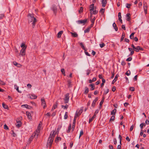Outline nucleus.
Instances as JSON below:
<instances>
[{
  "label": "nucleus",
  "mask_w": 149,
  "mask_h": 149,
  "mask_svg": "<svg viewBox=\"0 0 149 149\" xmlns=\"http://www.w3.org/2000/svg\"><path fill=\"white\" fill-rule=\"evenodd\" d=\"M56 135L54 131H52L50 134L47 141V146L50 148L52 146L54 137Z\"/></svg>",
  "instance_id": "f03ea898"
},
{
  "label": "nucleus",
  "mask_w": 149,
  "mask_h": 149,
  "mask_svg": "<svg viewBox=\"0 0 149 149\" xmlns=\"http://www.w3.org/2000/svg\"><path fill=\"white\" fill-rule=\"evenodd\" d=\"M26 115L27 116L28 118L29 119H30V118H31V114L29 112H27V111L26 112Z\"/></svg>",
  "instance_id": "aec40b11"
},
{
  "label": "nucleus",
  "mask_w": 149,
  "mask_h": 149,
  "mask_svg": "<svg viewBox=\"0 0 149 149\" xmlns=\"http://www.w3.org/2000/svg\"><path fill=\"white\" fill-rule=\"evenodd\" d=\"M63 31H59L57 34V38H59L61 37V35L63 34Z\"/></svg>",
  "instance_id": "dca6fc26"
},
{
  "label": "nucleus",
  "mask_w": 149,
  "mask_h": 149,
  "mask_svg": "<svg viewBox=\"0 0 149 149\" xmlns=\"http://www.w3.org/2000/svg\"><path fill=\"white\" fill-rule=\"evenodd\" d=\"M21 47H22V48H25V49H26V46L24 43H22L21 45Z\"/></svg>",
  "instance_id": "a19ab883"
},
{
  "label": "nucleus",
  "mask_w": 149,
  "mask_h": 149,
  "mask_svg": "<svg viewBox=\"0 0 149 149\" xmlns=\"http://www.w3.org/2000/svg\"><path fill=\"white\" fill-rule=\"evenodd\" d=\"M102 6L104 7L107 3V0H101Z\"/></svg>",
  "instance_id": "ddd939ff"
},
{
  "label": "nucleus",
  "mask_w": 149,
  "mask_h": 149,
  "mask_svg": "<svg viewBox=\"0 0 149 149\" xmlns=\"http://www.w3.org/2000/svg\"><path fill=\"white\" fill-rule=\"evenodd\" d=\"M118 19L121 18V13L119 12L118 13Z\"/></svg>",
  "instance_id": "052dcab7"
},
{
  "label": "nucleus",
  "mask_w": 149,
  "mask_h": 149,
  "mask_svg": "<svg viewBox=\"0 0 149 149\" xmlns=\"http://www.w3.org/2000/svg\"><path fill=\"white\" fill-rule=\"evenodd\" d=\"M71 34L72 36V37H78V35L77 34V33L74 32V33H72V32H71Z\"/></svg>",
  "instance_id": "f3484780"
},
{
  "label": "nucleus",
  "mask_w": 149,
  "mask_h": 149,
  "mask_svg": "<svg viewBox=\"0 0 149 149\" xmlns=\"http://www.w3.org/2000/svg\"><path fill=\"white\" fill-rule=\"evenodd\" d=\"M26 49L25 48H22L20 51L19 55H20L22 56H25L26 53Z\"/></svg>",
  "instance_id": "0eeeda50"
},
{
  "label": "nucleus",
  "mask_w": 149,
  "mask_h": 149,
  "mask_svg": "<svg viewBox=\"0 0 149 149\" xmlns=\"http://www.w3.org/2000/svg\"><path fill=\"white\" fill-rule=\"evenodd\" d=\"M80 46H81V48L83 49H85V47L84 46V45H83V44L82 43V42H81L80 43Z\"/></svg>",
  "instance_id": "864d4df0"
},
{
  "label": "nucleus",
  "mask_w": 149,
  "mask_h": 149,
  "mask_svg": "<svg viewBox=\"0 0 149 149\" xmlns=\"http://www.w3.org/2000/svg\"><path fill=\"white\" fill-rule=\"evenodd\" d=\"M89 86H90L91 87V90H93L94 89V85L93 84H91L89 85Z\"/></svg>",
  "instance_id": "cd10ccee"
},
{
  "label": "nucleus",
  "mask_w": 149,
  "mask_h": 149,
  "mask_svg": "<svg viewBox=\"0 0 149 149\" xmlns=\"http://www.w3.org/2000/svg\"><path fill=\"white\" fill-rule=\"evenodd\" d=\"M69 94L68 93H67L65 96V97L64 99V102L65 103H68V102L69 100Z\"/></svg>",
  "instance_id": "39448f33"
},
{
  "label": "nucleus",
  "mask_w": 149,
  "mask_h": 149,
  "mask_svg": "<svg viewBox=\"0 0 149 149\" xmlns=\"http://www.w3.org/2000/svg\"><path fill=\"white\" fill-rule=\"evenodd\" d=\"M79 116V114L77 115V114H75V115L74 117V119L73 122L75 123L76 120V118L77 117H78Z\"/></svg>",
  "instance_id": "393cba45"
},
{
  "label": "nucleus",
  "mask_w": 149,
  "mask_h": 149,
  "mask_svg": "<svg viewBox=\"0 0 149 149\" xmlns=\"http://www.w3.org/2000/svg\"><path fill=\"white\" fill-rule=\"evenodd\" d=\"M62 108H63L64 107V109H67L68 107V106L67 104H66L65 106L62 105L61 106Z\"/></svg>",
  "instance_id": "49530a36"
},
{
  "label": "nucleus",
  "mask_w": 149,
  "mask_h": 149,
  "mask_svg": "<svg viewBox=\"0 0 149 149\" xmlns=\"http://www.w3.org/2000/svg\"><path fill=\"white\" fill-rule=\"evenodd\" d=\"M132 57H130L126 59V61H131L132 60Z\"/></svg>",
  "instance_id": "4d7b16f0"
},
{
  "label": "nucleus",
  "mask_w": 149,
  "mask_h": 149,
  "mask_svg": "<svg viewBox=\"0 0 149 149\" xmlns=\"http://www.w3.org/2000/svg\"><path fill=\"white\" fill-rule=\"evenodd\" d=\"M90 19L92 23L91 24V27H92L93 26V25L94 24V22L95 19V17H94L93 18H92Z\"/></svg>",
  "instance_id": "2eb2a0df"
},
{
  "label": "nucleus",
  "mask_w": 149,
  "mask_h": 149,
  "mask_svg": "<svg viewBox=\"0 0 149 149\" xmlns=\"http://www.w3.org/2000/svg\"><path fill=\"white\" fill-rule=\"evenodd\" d=\"M125 74L127 76H129L130 74V70H128L126 72Z\"/></svg>",
  "instance_id": "5fc2aeb1"
},
{
  "label": "nucleus",
  "mask_w": 149,
  "mask_h": 149,
  "mask_svg": "<svg viewBox=\"0 0 149 149\" xmlns=\"http://www.w3.org/2000/svg\"><path fill=\"white\" fill-rule=\"evenodd\" d=\"M119 138L120 139V145H121V140L122 137L120 135H119Z\"/></svg>",
  "instance_id": "603ef678"
},
{
  "label": "nucleus",
  "mask_w": 149,
  "mask_h": 149,
  "mask_svg": "<svg viewBox=\"0 0 149 149\" xmlns=\"http://www.w3.org/2000/svg\"><path fill=\"white\" fill-rule=\"evenodd\" d=\"M41 102L42 105L43 106V108H45L46 107V103L44 98H42L41 99Z\"/></svg>",
  "instance_id": "1a4fd4ad"
},
{
  "label": "nucleus",
  "mask_w": 149,
  "mask_h": 149,
  "mask_svg": "<svg viewBox=\"0 0 149 149\" xmlns=\"http://www.w3.org/2000/svg\"><path fill=\"white\" fill-rule=\"evenodd\" d=\"M86 72L87 75H88L91 72V70H86Z\"/></svg>",
  "instance_id": "13d9d810"
},
{
  "label": "nucleus",
  "mask_w": 149,
  "mask_h": 149,
  "mask_svg": "<svg viewBox=\"0 0 149 149\" xmlns=\"http://www.w3.org/2000/svg\"><path fill=\"white\" fill-rule=\"evenodd\" d=\"M22 125V123L20 121L17 120V123L16 124V125L17 127H20Z\"/></svg>",
  "instance_id": "9b49d317"
},
{
  "label": "nucleus",
  "mask_w": 149,
  "mask_h": 149,
  "mask_svg": "<svg viewBox=\"0 0 149 149\" xmlns=\"http://www.w3.org/2000/svg\"><path fill=\"white\" fill-rule=\"evenodd\" d=\"M87 19H84L83 20H79L77 21V22L79 24H83L84 25L86 22Z\"/></svg>",
  "instance_id": "423d86ee"
},
{
  "label": "nucleus",
  "mask_w": 149,
  "mask_h": 149,
  "mask_svg": "<svg viewBox=\"0 0 149 149\" xmlns=\"http://www.w3.org/2000/svg\"><path fill=\"white\" fill-rule=\"evenodd\" d=\"M40 124H39L38 125V126L37 129L36 131L34 133H33V135L34 136L36 135V139H37L38 137V136L39 135V133L40 132Z\"/></svg>",
  "instance_id": "7ed1b4c3"
},
{
  "label": "nucleus",
  "mask_w": 149,
  "mask_h": 149,
  "mask_svg": "<svg viewBox=\"0 0 149 149\" xmlns=\"http://www.w3.org/2000/svg\"><path fill=\"white\" fill-rule=\"evenodd\" d=\"M36 135L34 136L33 135H33H32V136H31L29 138V141L30 142H31V141H32L33 138H34V137H36Z\"/></svg>",
  "instance_id": "412c9836"
},
{
  "label": "nucleus",
  "mask_w": 149,
  "mask_h": 149,
  "mask_svg": "<svg viewBox=\"0 0 149 149\" xmlns=\"http://www.w3.org/2000/svg\"><path fill=\"white\" fill-rule=\"evenodd\" d=\"M3 107L5 109H8V107L7 105L5 104L4 103H2Z\"/></svg>",
  "instance_id": "a878e982"
},
{
  "label": "nucleus",
  "mask_w": 149,
  "mask_h": 149,
  "mask_svg": "<svg viewBox=\"0 0 149 149\" xmlns=\"http://www.w3.org/2000/svg\"><path fill=\"white\" fill-rule=\"evenodd\" d=\"M71 124H70L69 126L68 129L67 131V132L68 133H69L70 132V131L71 130Z\"/></svg>",
  "instance_id": "e433bc0d"
},
{
  "label": "nucleus",
  "mask_w": 149,
  "mask_h": 149,
  "mask_svg": "<svg viewBox=\"0 0 149 149\" xmlns=\"http://www.w3.org/2000/svg\"><path fill=\"white\" fill-rule=\"evenodd\" d=\"M114 119H115V116H114L113 115L111 116V117L110 118V121H111V120L113 121L114 120Z\"/></svg>",
  "instance_id": "3c124183"
},
{
  "label": "nucleus",
  "mask_w": 149,
  "mask_h": 149,
  "mask_svg": "<svg viewBox=\"0 0 149 149\" xmlns=\"http://www.w3.org/2000/svg\"><path fill=\"white\" fill-rule=\"evenodd\" d=\"M104 10H105V9H103V8H102L100 10V12H101V13H104Z\"/></svg>",
  "instance_id": "69168bd1"
},
{
  "label": "nucleus",
  "mask_w": 149,
  "mask_h": 149,
  "mask_svg": "<svg viewBox=\"0 0 149 149\" xmlns=\"http://www.w3.org/2000/svg\"><path fill=\"white\" fill-rule=\"evenodd\" d=\"M91 27H89L86 29L85 30H84V33H88V32L89 31H90V29H91Z\"/></svg>",
  "instance_id": "2f4dec72"
},
{
  "label": "nucleus",
  "mask_w": 149,
  "mask_h": 149,
  "mask_svg": "<svg viewBox=\"0 0 149 149\" xmlns=\"http://www.w3.org/2000/svg\"><path fill=\"white\" fill-rule=\"evenodd\" d=\"M61 71L62 73V74H63V75L64 76H65V74L64 69L63 68L61 69Z\"/></svg>",
  "instance_id": "473e14b6"
},
{
  "label": "nucleus",
  "mask_w": 149,
  "mask_h": 149,
  "mask_svg": "<svg viewBox=\"0 0 149 149\" xmlns=\"http://www.w3.org/2000/svg\"><path fill=\"white\" fill-rule=\"evenodd\" d=\"M4 128L5 130H8V126L6 124H5L4 125Z\"/></svg>",
  "instance_id": "bf43d9fd"
},
{
  "label": "nucleus",
  "mask_w": 149,
  "mask_h": 149,
  "mask_svg": "<svg viewBox=\"0 0 149 149\" xmlns=\"http://www.w3.org/2000/svg\"><path fill=\"white\" fill-rule=\"evenodd\" d=\"M130 90L132 91H133L134 90V87H130Z\"/></svg>",
  "instance_id": "680f3d73"
},
{
  "label": "nucleus",
  "mask_w": 149,
  "mask_h": 149,
  "mask_svg": "<svg viewBox=\"0 0 149 149\" xmlns=\"http://www.w3.org/2000/svg\"><path fill=\"white\" fill-rule=\"evenodd\" d=\"M58 104V102H56L55 104H54L53 106V107H54V109H55L57 107Z\"/></svg>",
  "instance_id": "72a5a7b5"
},
{
  "label": "nucleus",
  "mask_w": 149,
  "mask_h": 149,
  "mask_svg": "<svg viewBox=\"0 0 149 149\" xmlns=\"http://www.w3.org/2000/svg\"><path fill=\"white\" fill-rule=\"evenodd\" d=\"M126 16L127 17V20L128 21H130V13H127L126 14Z\"/></svg>",
  "instance_id": "6ab92c4d"
},
{
  "label": "nucleus",
  "mask_w": 149,
  "mask_h": 149,
  "mask_svg": "<svg viewBox=\"0 0 149 149\" xmlns=\"http://www.w3.org/2000/svg\"><path fill=\"white\" fill-rule=\"evenodd\" d=\"M22 107H25L29 109V107H30L29 106H28V105L27 104H25V105H22Z\"/></svg>",
  "instance_id": "ea45409f"
},
{
  "label": "nucleus",
  "mask_w": 149,
  "mask_h": 149,
  "mask_svg": "<svg viewBox=\"0 0 149 149\" xmlns=\"http://www.w3.org/2000/svg\"><path fill=\"white\" fill-rule=\"evenodd\" d=\"M104 97H102V100H101V101L100 102V107L102 106V104L103 102H104Z\"/></svg>",
  "instance_id": "c85d7f7f"
},
{
  "label": "nucleus",
  "mask_w": 149,
  "mask_h": 149,
  "mask_svg": "<svg viewBox=\"0 0 149 149\" xmlns=\"http://www.w3.org/2000/svg\"><path fill=\"white\" fill-rule=\"evenodd\" d=\"M113 26L114 28L115 29V30L116 31H117L118 30V28L117 27L116 24L115 22H114L113 24Z\"/></svg>",
  "instance_id": "a211bd4d"
},
{
  "label": "nucleus",
  "mask_w": 149,
  "mask_h": 149,
  "mask_svg": "<svg viewBox=\"0 0 149 149\" xmlns=\"http://www.w3.org/2000/svg\"><path fill=\"white\" fill-rule=\"evenodd\" d=\"M30 98L33 99H35L37 98V96H36L34 95H32L31 96H30Z\"/></svg>",
  "instance_id": "4c0bfd02"
},
{
  "label": "nucleus",
  "mask_w": 149,
  "mask_h": 149,
  "mask_svg": "<svg viewBox=\"0 0 149 149\" xmlns=\"http://www.w3.org/2000/svg\"><path fill=\"white\" fill-rule=\"evenodd\" d=\"M13 64L14 65L18 68H20L22 66V65L21 64L18 63L17 62L15 61H14L13 62Z\"/></svg>",
  "instance_id": "4468645a"
},
{
  "label": "nucleus",
  "mask_w": 149,
  "mask_h": 149,
  "mask_svg": "<svg viewBox=\"0 0 149 149\" xmlns=\"http://www.w3.org/2000/svg\"><path fill=\"white\" fill-rule=\"evenodd\" d=\"M126 7L128 8H130V6H131V4L129 3H126Z\"/></svg>",
  "instance_id": "8fccbe9b"
},
{
  "label": "nucleus",
  "mask_w": 149,
  "mask_h": 149,
  "mask_svg": "<svg viewBox=\"0 0 149 149\" xmlns=\"http://www.w3.org/2000/svg\"><path fill=\"white\" fill-rule=\"evenodd\" d=\"M85 92L84 93L85 94H87L89 92V89L87 87H85Z\"/></svg>",
  "instance_id": "bb28decb"
},
{
  "label": "nucleus",
  "mask_w": 149,
  "mask_h": 149,
  "mask_svg": "<svg viewBox=\"0 0 149 149\" xmlns=\"http://www.w3.org/2000/svg\"><path fill=\"white\" fill-rule=\"evenodd\" d=\"M116 111V109H114L111 112V115H115V113Z\"/></svg>",
  "instance_id": "7c9ffc66"
},
{
  "label": "nucleus",
  "mask_w": 149,
  "mask_h": 149,
  "mask_svg": "<svg viewBox=\"0 0 149 149\" xmlns=\"http://www.w3.org/2000/svg\"><path fill=\"white\" fill-rule=\"evenodd\" d=\"M4 17V15L3 14H0V19L3 18Z\"/></svg>",
  "instance_id": "6e6d98bb"
},
{
  "label": "nucleus",
  "mask_w": 149,
  "mask_h": 149,
  "mask_svg": "<svg viewBox=\"0 0 149 149\" xmlns=\"http://www.w3.org/2000/svg\"><path fill=\"white\" fill-rule=\"evenodd\" d=\"M135 33L134 32H133L131 33V34L130 35V38L131 39H134V34Z\"/></svg>",
  "instance_id": "58836bf2"
},
{
  "label": "nucleus",
  "mask_w": 149,
  "mask_h": 149,
  "mask_svg": "<svg viewBox=\"0 0 149 149\" xmlns=\"http://www.w3.org/2000/svg\"><path fill=\"white\" fill-rule=\"evenodd\" d=\"M96 8H95V7H94L93 8H92L90 9V14L93 15V14H96L97 13V11L96 10Z\"/></svg>",
  "instance_id": "20e7f679"
},
{
  "label": "nucleus",
  "mask_w": 149,
  "mask_h": 149,
  "mask_svg": "<svg viewBox=\"0 0 149 149\" xmlns=\"http://www.w3.org/2000/svg\"><path fill=\"white\" fill-rule=\"evenodd\" d=\"M15 88L16 89V90L18 91V92L21 93L22 92L21 91H20L19 90V87L18 86L16 85H15Z\"/></svg>",
  "instance_id": "b1692460"
},
{
  "label": "nucleus",
  "mask_w": 149,
  "mask_h": 149,
  "mask_svg": "<svg viewBox=\"0 0 149 149\" xmlns=\"http://www.w3.org/2000/svg\"><path fill=\"white\" fill-rule=\"evenodd\" d=\"M5 83L3 81L0 80V84L2 85H4L5 84Z\"/></svg>",
  "instance_id": "c03bdc74"
},
{
  "label": "nucleus",
  "mask_w": 149,
  "mask_h": 149,
  "mask_svg": "<svg viewBox=\"0 0 149 149\" xmlns=\"http://www.w3.org/2000/svg\"><path fill=\"white\" fill-rule=\"evenodd\" d=\"M82 110L81 109V110H79L78 112L77 111L76 112V113L75 114H77V115L79 114V116H80V115L81 114V113H82Z\"/></svg>",
  "instance_id": "c9c22d12"
},
{
  "label": "nucleus",
  "mask_w": 149,
  "mask_h": 149,
  "mask_svg": "<svg viewBox=\"0 0 149 149\" xmlns=\"http://www.w3.org/2000/svg\"><path fill=\"white\" fill-rule=\"evenodd\" d=\"M61 138L60 137H57L55 139V141L56 143H57L58 141H61Z\"/></svg>",
  "instance_id": "c756f323"
},
{
  "label": "nucleus",
  "mask_w": 149,
  "mask_h": 149,
  "mask_svg": "<svg viewBox=\"0 0 149 149\" xmlns=\"http://www.w3.org/2000/svg\"><path fill=\"white\" fill-rule=\"evenodd\" d=\"M134 126L133 125H132L130 127V131H132L134 128Z\"/></svg>",
  "instance_id": "338daca9"
},
{
  "label": "nucleus",
  "mask_w": 149,
  "mask_h": 149,
  "mask_svg": "<svg viewBox=\"0 0 149 149\" xmlns=\"http://www.w3.org/2000/svg\"><path fill=\"white\" fill-rule=\"evenodd\" d=\"M52 9L54 13L56 15L57 12L56 6L55 5H53L52 8Z\"/></svg>",
  "instance_id": "6e6552de"
},
{
  "label": "nucleus",
  "mask_w": 149,
  "mask_h": 149,
  "mask_svg": "<svg viewBox=\"0 0 149 149\" xmlns=\"http://www.w3.org/2000/svg\"><path fill=\"white\" fill-rule=\"evenodd\" d=\"M98 98L97 97H96L95 98V99L93 101L92 104V105H91L93 107H94L95 105V104L96 102L98 100Z\"/></svg>",
  "instance_id": "f8f14e48"
},
{
  "label": "nucleus",
  "mask_w": 149,
  "mask_h": 149,
  "mask_svg": "<svg viewBox=\"0 0 149 149\" xmlns=\"http://www.w3.org/2000/svg\"><path fill=\"white\" fill-rule=\"evenodd\" d=\"M121 145H118L117 147V149H121Z\"/></svg>",
  "instance_id": "774afa93"
},
{
  "label": "nucleus",
  "mask_w": 149,
  "mask_h": 149,
  "mask_svg": "<svg viewBox=\"0 0 149 149\" xmlns=\"http://www.w3.org/2000/svg\"><path fill=\"white\" fill-rule=\"evenodd\" d=\"M125 37V34L124 33H123L122 34L121 38L120 39V41H122L123 40Z\"/></svg>",
  "instance_id": "f704fd0d"
},
{
  "label": "nucleus",
  "mask_w": 149,
  "mask_h": 149,
  "mask_svg": "<svg viewBox=\"0 0 149 149\" xmlns=\"http://www.w3.org/2000/svg\"><path fill=\"white\" fill-rule=\"evenodd\" d=\"M27 17L28 20V23L29 24L32 23V27L34 28L37 21L36 19L34 17V15L33 14H29Z\"/></svg>",
  "instance_id": "f257e3e1"
},
{
  "label": "nucleus",
  "mask_w": 149,
  "mask_h": 149,
  "mask_svg": "<svg viewBox=\"0 0 149 149\" xmlns=\"http://www.w3.org/2000/svg\"><path fill=\"white\" fill-rule=\"evenodd\" d=\"M68 117V113L67 112H65V114L64 116V118L65 119H66Z\"/></svg>",
  "instance_id": "79ce46f5"
},
{
  "label": "nucleus",
  "mask_w": 149,
  "mask_h": 149,
  "mask_svg": "<svg viewBox=\"0 0 149 149\" xmlns=\"http://www.w3.org/2000/svg\"><path fill=\"white\" fill-rule=\"evenodd\" d=\"M109 89H107L106 90V91H105L104 94H105V95L107 94L109 92Z\"/></svg>",
  "instance_id": "e2e57ef3"
},
{
  "label": "nucleus",
  "mask_w": 149,
  "mask_h": 149,
  "mask_svg": "<svg viewBox=\"0 0 149 149\" xmlns=\"http://www.w3.org/2000/svg\"><path fill=\"white\" fill-rule=\"evenodd\" d=\"M146 125V124L145 123H142L140 125V127L141 129V130H142L143 128V126H145Z\"/></svg>",
  "instance_id": "5701e85b"
},
{
  "label": "nucleus",
  "mask_w": 149,
  "mask_h": 149,
  "mask_svg": "<svg viewBox=\"0 0 149 149\" xmlns=\"http://www.w3.org/2000/svg\"><path fill=\"white\" fill-rule=\"evenodd\" d=\"M94 7V4H92L90 6L89 8H90V9H91L92 8H93Z\"/></svg>",
  "instance_id": "0e129e2a"
},
{
  "label": "nucleus",
  "mask_w": 149,
  "mask_h": 149,
  "mask_svg": "<svg viewBox=\"0 0 149 149\" xmlns=\"http://www.w3.org/2000/svg\"><path fill=\"white\" fill-rule=\"evenodd\" d=\"M75 123L73 122L72 131H73L74 130Z\"/></svg>",
  "instance_id": "37998d69"
},
{
  "label": "nucleus",
  "mask_w": 149,
  "mask_h": 149,
  "mask_svg": "<svg viewBox=\"0 0 149 149\" xmlns=\"http://www.w3.org/2000/svg\"><path fill=\"white\" fill-rule=\"evenodd\" d=\"M100 47L102 48L104 47L105 46V44L104 43H102L101 44H100Z\"/></svg>",
  "instance_id": "a18cd8bd"
},
{
  "label": "nucleus",
  "mask_w": 149,
  "mask_h": 149,
  "mask_svg": "<svg viewBox=\"0 0 149 149\" xmlns=\"http://www.w3.org/2000/svg\"><path fill=\"white\" fill-rule=\"evenodd\" d=\"M96 116L95 115V114H94V115L91 118H90L89 120V123H91L92 121L93 120V119L96 117Z\"/></svg>",
  "instance_id": "4be33fe9"
},
{
  "label": "nucleus",
  "mask_w": 149,
  "mask_h": 149,
  "mask_svg": "<svg viewBox=\"0 0 149 149\" xmlns=\"http://www.w3.org/2000/svg\"><path fill=\"white\" fill-rule=\"evenodd\" d=\"M84 134L83 131V130H81L80 131L79 136V139L80 137L83 135Z\"/></svg>",
  "instance_id": "de8ad7c7"
},
{
  "label": "nucleus",
  "mask_w": 149,
  "mask_h": 149,
  "mask_svg": "<svg viewBox=\"0 0 149 149\" xmlns=\"http://www.w3.org/2000/svg\"><path fill=\"white\" fill-rule=\"evenodd\" d=\"M143 49L142 47H141L139 46H137L135 47L134 50H135L136 52H138L139 50H143Z\"/></svg>",
  "instance_id": "9d476101"
},
{
  "label": "nucleus",
  "mask_w": 149,
  "mask_h": 149,
  "mask_svg": "<svg viewBox=\"0 0 149 149\" xmlns=\"http://www.w3.org/2000/svg\"><path fill=\"white\" fill-rule=\"evenodd\" d=\"M83 7H81L80 8L79 10V13H81L83 11Z\"/></svg>",
  "instance_id": "09e8293b"
}]
</instances>
